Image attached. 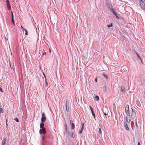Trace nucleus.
Masks as SVG:
<instances>
[{"instance_id": "obj_23", "label": "nucleus", "mask_w": 145, "mask_h": 145, "mask_svg": "<svg viewBox=\"0 0 145 145\" xmlns=\"http://www.w3.org/2000/svg\"><path fill=\"white\" fill-rule=\"evenodd\" d=\"M46 137V136L45 135H43L42 137V140L43 141H44L45 140Z\"/></svg>"}, {"instance_id": "obj_30", "label": "nucleus", "mask_w": 145, "mask_h": 145, "mask_svg": "<svg viewBox=\"0 0 145 145\" xmlns=\"http://www.w3.org/2000/svg\"><path fill=\"white\" fill-rule=\"evenodd\" d=\"M71 137L73 138L75 137V135H74V132L72 133Z\"/></svg>"}, {"instance_id": "obj_41", "label": "nucleus", "mask_w": 145, "mask_h": 145, "mask_svg": "<svg viewBox=\"0 0 145 145\" xmlns=\"http://www.w3.org/2000/svg\"><path fill=\"white\" fill-rule=\"evenodd\" d=\"M43 75H44V76L45 78H46V76H45V74H44V72H43Z\"/></svg>"}, {"instance_id": "obj_10", "label": "nucleus", "mask_w": 145, "mask_h": 145, "mask_svg": "<svg viewBox=\"0 0 145 145\" xmlns=\"http://www.w3.org/2000/svg\"><path fill=\"white\" fill-rule=\"evenodd\" d=\"M7 141V138L5 137L2 141L1 145H6Z\"/></svg>"}, {"instance_id": "obj_5", "label": "nucleus", "mask_w": 145, "mask_h": 145, "mask_svg": "<svg viewBox=\"0 0 145 145\" xmlns=\"http://www.w3.org/2000/svg\"><path fill=\"white\" fill-rule=\"evenodd\" d=\"M6 2H7V8L8 10H11V6L10 5V4L9 3V1L8 0H6Z\"/></svg>"}, {"instance_id": "obj_43", "label": "nucleus", "mask_w": 145, "mask_h": 145, "mask_svg": "<svg viewBox=\"0 0 145 145\" xmlns=\"http://www.w3.org/2000/svg\"><path fill=\"white\" fill-rule=\"evenodd\" d=\"M138 145H140V142H138Z\"/></svg>"}, {"instance_id": "obj_12", "label": "nucleus", "mask_w": 145, "mask_h": 145, "mask_svg": "<svg viewBox=\"0 0 145 145\" xmlns=\"http://www.w3.org/2000/svg\"><path fill=\"white\" fill-rule=\"evenodd\" d=\"M108 6L109 7L110 9L111 10V11L112 10H113L114 8H113V7L111 4L110 3H108L107 4Z\"/></svg>"}, {"instance_id": "obj_32", "label": "nucleus", "mask_w": 145, "mask_h": 145, "mask_svg": "<svg viewBox=\"0 0 145 145\" xmlns=\"http://www.w3.org/2000/svg\"><path fill=\"white\" fill-rule=\"evenodd\" d=\"M21 27L22 28V31L25 30V29L23 27H22V25L21 26Z\"/></svg>"}, {"instance_id": "obj_22", "label": "nucleus", "mask_w": 145, "mask_h": 145, "mask_svg": "<svg viewBox=\"0 0 145 145\" xmlns=\"http://www.w3.org/2000/svg\"><path fill=\"white\" fill-rule=\"evenodd\" d=\"M113 26V24L112 23H111L110 24L107 25V26L108 27H112Z\"/></svg>"}, {"instance_id": "obj_44", "label": "nucleus", "mask_w": 145, "mask_h": 145, "mask_svg": "<svg viewBox=\"0 0 145 145\" xmlns=\"http://www.w3.org/2000/svg\"><path fill=\"white\" fill-rule=\"evenodd\" d=\"M49 51L50 52V53H51V50L50 48L49 49Z\"/></svg>"}, {"instance_id": "obj_13", "label": "nucleus", "mask_w": 145, "mask_h": 145, "mask_svg": "<svg viewBox=\"0 0 145 145\" xmlns=\"http://www.w3.org/2000/svg\"><path fill=\"white\" fill-rule=\"evenodd\" d=\"M44 122H41L40 124V129L45 128V127H44V123H43Z\"/></svg>"}, {"instance_id": "obj_49", "label": "nucleus", "mask_w": 145, "mask_h": 145, "mask_svg": "<svg viewBox=\"0 0 145 145\" xmlns=\"http://www.w3.org/2000/svg\"><path fill=\"white\" fill-rule=\"evenodd\" d=\"M7 119H6V123H7Z\"/></svg>"}, {"instance_id": "obj_28", "label": "nucleus", "mask_w": 145, "mask_h": 145, "mask_svg": "<svg viewBox=\"0 0 145 145\" xmlns=\"http://www.w3.org/2000/svg\"><path fill=\"white\" fill-rule=\"evenodd\" d=\"M45 82L46 86H47L48 83L47 81V80H46V78H45Z\"/></svg>"}, {"instance_id": "obj_15", "label": "nucleus", "mask_w": 145, "mask_h": 145, "mask_svg": "<svg viewBox=\"0 0 145 145\" xmlns=\"http://www.w3.org/2000/svg\"><path fill=\"white\" fill-rule=\"evenodd\" d=\"M95 100L96 101H98L99 100V97L98 96L96 95L95 97Z\"/></svg>"}, {"instance_id": "obj_26", "label": "nucleus", "mask_w": 145, "mask_h": 145, "mask_svg": "<svg viewBox=\"0 0 145 145\" xmlns=\"http://www.w3.org/2000/svg\"><path fill=\"white\" fill-rule=\"evenodd\" d=\"M14 18H11V21L12 22L13 24L14 25H15V23L14 20Z\"/></svg>"}, {"instance_id": "obj_18", "label": "nucleus", "mask_w": 145, "mask_h": 145, "mask_svg": "<svg viewBox=\"0 0 145 145\" xmlns=\"http://www.w3.org/2000/svg\"><path fill=\"white\" fill-rule=\"evenodd\" d=\"M107 90L106 87L105 86L103 87V90L104 92H105Z\"/></svg>"}, {"instance_id": "obj_46", "label": "nucleus", "mask_w": 145, "mask_h": 145, "mask_svg": "<svg viewBox=\"0 0 145 145\" xmlns=\"http://www.w3.org/2000/svg\"><path fill=\"white\" fill-rule=\"evenodd\" d=\"M140 0V2L143 1L142 0Z\"/></svg>"}, {"instance_id": "obj_27", "label": "nucleus", "mask_w": 145, "mask_h": 145, "mask_svg": "<svg viewBox=\"0 0 145 145\" xmlns=\"http://www.w3.org/2000/svg\"><path fill=\"white\" fill-rule=\"evenodd\" d=\"M3 110L2 108H0V113H3Z\"/></svg>"}, {"instance_id": "obj_34", "label": "nucleus", "mask_w": 145, "mask_h": 145, "mask_svg": "<svg viewBox=\"0 0 145 145\" xmlns=\"http://www.w3.org/2000/svg\"><path fill=\"white\" fill-rule=\"evenodd\" d=\"M0 91L2 92H3L2 88L1 87L0 88Z\"/></svg>"}, {"instance_id": "obj_9", "label": "nucleus", "mask_w": 145, "mask_h": 145, "mask_svg": "<svg viewBox=\"0 0 145 145\" xmlns=\"http://www.w3.org/2000/svg\"><path fill=\"white\" fill-rule=\"evenodd\" d=\"M66 109L67 112H68L69 110V103L66 101L65 104Z\"/></svg>"}, {"instance_id": "obj_1", "label": "nucleus", "mask_w": 145, "mask_h": 145, "mask_svg": "<svg viewBox=\"0 0 145 145\" xmlns=\"http://www.w3.org/2000/svg\"><path fill=\"white\" fill-rule=\"evenodd\" d=\"M132 111H131V114H130L129 107V105H127L125 107V111L126 114L129 117H131L134 119H135L136 116V113L134 111L133 108H131Z\"/></svg>"}, {"instance_id": "obj_39", "label": "nucleus", "mask_w": 145, "mask_h": 145, "mask_svg": "<svg viewBox=\"0 0 145 145\" xmlns=\"http://www.w3.org/2000/svg\"><path fill=\"white\" fill-rule=\"evenodd\" d=\"M95 81L96 82H97V77H96V78L95 79Z\"/></svg>"}, {"instance_id": "obj_3", "label": "nucleus", "mask_w": 145, "mask_h": 145, "mask_svg": "<svg viewBox=\"0 0 145 145\" xmlns=\"http://www.w3.org/2000/svg\"><path fill=\"white\" fill-rule=\"evenodd\" d=\"M127 89L125 85H123L121 87V91L123 93L126 91Z\"/></svg>"}, {"instance_id": "obj_36", "label": "nucleus", "mask_w": 145, "mask_h": 145, "mask_svg": "<svg viewBox=\"0 0 145 145\" xmlns=\"http://www.w3.org/2000/svg\"><path fill=\"white\" fill-rule=\"evenodd\" d=\"M89 107L90 108L91 110H93L92 108L91 107V106H89Z\"/></svg>"}, {"instance_id": "obj_33", "label": "nucleus", "mask_w": 145, "mask_h": 145, "mask_svg": "<svg viewBox=\"0 0 145 145\" xmlns=\"http://www.w3.org/2000/svg\"><path fill=\"white\" fill-rule=\"evenodd\" d=\"M11 15H12V18H14L13 14V12L12 11H11Z\"/></svg>"}, {"instance_id": "obj_14", "label": "nucleus", "mask_w": 145, "mask_h": 145, "mask_svg": "<svg viewBox=\"0 0 145 145\" xmlns=\"http://www.w3.org/2000/svg\"><path fill=\"white\" fill-rule=\"evenodd\" d=\"M136 104L139 107H140L141 106V104L139 101H136Z\"/></svg>"}, {"instance_id": "obj_31", "label": "nucleus", "mask_w": 145, "mask_h": 145, "mask_svg": "<svg viewBox=\"0 0 145 145\" xmlns=\"http://www.w3.org/2000/svg\"><path fill=\"white\" fill-rule=\"evenodd\" d=\"M25 35H28V32L27 30L25 29Z\"/></svg>"}, {"instance_id": "obj_17", "label": "nucleus", "mask_w": 145, "mask_h": 145, "mask_svg": "<svg viewBox=\"0 0 145 145\" xmlns=\"http://www.w3.org/2000/svg\"><path fill=\"white\" fill-rule=\"evenodd\" d=\"M111 11L112 12L113 14L115 16L117 14V13L116 12L114 11V9L113 10H112Z\"/></svg>"}, {"instance_id": "obj_48", "label": "nucleus", "mask_w": 145, "mask_h": 145, "mask_svg": "<svg viewBox=\"0 0 145 145\" xmlns=\"http://www.w3.org/2000/svg\"><path fill=\"white\" fill-rule=\"evenodd\" d=\"M136 125H137V121H136Z\"/></svg>"}, {"instance_id": "obj_7", "label": "nucleus", "mask_w": 145, "mask_h": 145, "mask_svg": "<svg viewBox=\"0 0 145 145\" xmlns=\"http://www.w3.org/2000/svg\"><path fill=\"white\" fill-rule=\"evenodd\" d=\"M70 124L71 127V128L72 129H74L75 128V125L74 123H73V121L72 120L70 121Z\"/></svg>"}, {"instance_id": "obj_2", "label": "nucleus", "mask_w": 145, "mask_h": 145, "mask_svg": "<svg viewBox=\"0 0 145 145\" xmlns=\"http://www.w3.org/2000/svg\"><path fill=\"white\" fill-rule=\"evenodd\" d=\"M46 133V128H44L42 129H40L39 130V133L41 135L43 134V135H45Z\"/></svg>"}, {"instance_id": "obj_50", "label": "nucleus", "mask_w": 145, "mask_h": 145, "mask_svg": "<svg viewBox=\"0 0 145 145\" xmlns=\"http://www.w3.org/2000/svg\"><path fill=\"white\" fill-rule=\"evenodd\" d=\"M145 1V0H144Z\"/></svg>"}, {"instance_id": "obj_24", "label": "nucleus", "mask_w": 145, "mask_h": 145, "mask_svg": "<svg viewBox=\"0 0 145 145\" xmlns=\"http://www.w3.org/2000/svg\"><path fill=\"white\" fill-rule=\"evenodd\" d=\"M142 94L143 97L145 98V89L144 90V91L142 93Z\"/></svg>"}, {"instance_id": "obj_19", "label": "nucleus", "mask_w": 145, "mask_h": 145, "mask_svg": "<svg viewBox=\"0 0 145 145\" xmlns=\"http://www.w3.org/2000/svg\"><path fill=\"white\" fill-rule=\"evenodd\" d=\"M103 75L105 76L106 79H108V75H106L105 74L103 73Z\"/></svg>"}, {"instance_id": "obj_6", "label": "nucleus", "mask_w": 145, "mask_h": 145, "mask_svg": "<svg viewBox=\"0 0 145 145\" xmlns=\"http://www.w3.org/2000/svg\"><path fill=\"white\" fill-rule=\"evenodd\" d=\"M81 125H82L81 128V129L79 131V134H81L84 129V123L83 122H82L81 123Z\"/></svg>"}, {"instance_id": "obj_4", "label": "nucleus", "mask_w": 145, "mask_h": 145, "mask_svg": "<svg viewBox=\"0 0 145 145\" xmlns=\"http://www.w3.org/2000/svg\"><path fill=\"white\" fill-rule=\"evenodd\" d=\"M42 117L41 119V121L42 122H44L46 120V118L44 112H43L42 113Z\"/></svg>"}, {"instance_id": "obj_35", "label": "nucleus", "mask_w": 145, "mask_h": 145, "mask_svg": "<svg viewBox=\"0 0 145 145\" xmlns=\"http://www.w3.org/2000/svg\"><path fill=\"white\" fill-rule=\"evenodd\" d=\"M116 18L118 19H120L119 17L118 16L117 14L116 16Z\"/></svg>"}, {"instance_id": "obj_29", "label": "nucleus", "mask_w": 145, "mask_h": 145, "mask_svg": "<svg viewBox=\"0 0 145 145\" xmlns=\"http://www.w3.org/2000/svg\"><path fill=\"white\" fill-rule=\"evenodd\" d=\"M99 132L100 134L102 133V132L101 131V129L100 128L99 129Z\"/></svg>"}, {"instance_id": "obj_37", "label": "nucleus", "mask_w": 145, "mask_h": 145, "mask_svg": "<svg viewBox=\"0 0 145 145\" xmlns=\"http://www.w3.org/2000/svg\"><path fill=\"white\" fill-rule=\"evenodd\" d=\"M92 115L93 116V118H95V114L93 113V114H92Z\"/></svg>"}, {"instance_id": "obj_25", "label": "nucleus", "mask_w": 145, "mask_h": 145, "mask_svg": "<svg viewBox=\"0 0 145 145\" xmlns=\"http://www.w3.org/2000/svg\"><path fill=\"white\" fill-rule=\"evenodd\" d=\"M14 120L17 122H19V120L17 118H14Z\"/></svg>"}, {"instance_id": "obj_11", "label": "nucleus", "mask_w": 145, "mask_h": 145, "mask_svg": "<svg viewBox=\"0 0 145 145\" xmlns=\"http://www.w3.org/2000/svg\"><path fill=\"white\" fill-rule=\"evenodd\" d=\"M124 127L125 129H126L127 131H128L129 130V128L128 127L127 123L125 122H124Z\"/></svg>"}, {"instance_id": "obj_42", "label": "nucleus", "mask_w": 145, "mask_h": 145, "mask_svg": "<svg viewBox=\"0 0 145 145\" xmlns=\"http://www.w3.org/2000/svg\"><path fill=\"white\" fill-rule=\"evenodd\" d=\"M91 113H92V114L94 113L93 110H91Z\"/></svg>"}, {"instance_id": "obj_38", "label": "nucleus", "mask_w": 145, "mask_h": 145, "mask_svg": "<svg viewBox=\"0 0 145 145\" xmlns=\"http://www.w3.org/2000/svg\"><path fill=\"white\" fill-rule=\"evenodd\" d=\"M46 54V52H44L42 53V56H43L44 55H45Z\"/></svg>"}, {"instance_id": "obj_21", "label": "nucleus", "mask_w": 145, "mask_h": 145, "mask_svg": "<svg viewBox=\"0 0 145 145\" xmlns=\"http://www.w3.org/2000/svg\"><path fill=\"white\" fill-rule=\"evenodd\" d=\"M126 120L127 122L128 123H129L131 120V119H128L127 117H126Z\"/></svg>"}, {"instance_id": "obj_20", "label": "nucleus", "mask_w": 145, "mask_h": 145, "mask_svg": "<svg viewBox=\"0 0 145 145\" xmlns=\"http://www.w3.org/2000/svg\"><path fill=\"white\" fill-rule=\"evenodd\" d=\"M136 54L138 58L141 61H142V59L140 57V56L137 53V52H136Z\"/></svg>"}, {"instance_id": "obj_40", "label": "nucleus", "mask_w": 145, "mask_h": 145, "mask_svg": "<svg viewBox=\"0 0 145 145\" xmlns=\"http://www.w3.org/2000/svg\"><path fill=\"white\" fill-rule=\"evenodd\" d=\"M67 133H68V134H69V135H70V133H71V132H69V131H68V132H67Z\"/></svg>"}, {"instance_id": "obj_45", "label": "nucleus", "mask_w": 145, "mask_h": 145, "mask_svg": "<svg viewBox=\"0 0 145 145\" xmlns=\"http://www.w3.org/2000/svg\"><path fill=\"white\" fill-rule=\"evenodd\" d=\"M104 115H105V116H106V115H107V114L106 113H105V114H104Z\"/></svg>"}, {"instance_id": "obj_47", "label": "nucleus", "mask_w": 145, "mask_h": 145, "mask_svg": "<svg viewBox=\"0 0 145 145\" xmlns=\"http://www.w3.org/2000/svg\"><path fill=\"white\" fill-rule=\"evenodd\" d=\"M6 126L7 127L8 126V124H7V123H6Z\"/></svg>"}, {"instance_id": "obj_16", "label": "nucleus", "mask_w": 145, "mask_h": 145, "mask_svg": "<svg viewBox=\"0 0 145 145\" xmlns=\"http://www.w3.org/2000/svg\"><path fill=\"white\" fill-rule=\"evenodd\" d=\"M65 131H66V132H68V129H67V125L66 123H65Z\"/></svg>"}, {"instance_id": "obj_8", "label": "nucleus", "mask_w": 145, "mask_h": 145, "mask_svg": "<svg viewBox=\"0 0 145 145\" xmlns=\"http://www.w3.org/2000/svg\"><path fill=\"white\" fill-rule=\"evenodd\" d=\"M141 8L143 10L145 9V4L144 1L140 2V4Z\"/></svg>"}]
</instances>
